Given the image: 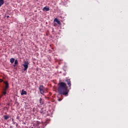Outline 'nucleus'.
Masks as SVG:
<instances>
[{"label": "nucleus", "instance_id": "f257e3e1", "mask_svg": "<svg viewBox=\"0 0 128 128\" xmlns=\"http://www.w3.org/2000/svg\"><path fill=\"white\" fill-rule=\"evenodd\" d=\"M58 92L60 94L68 96V86H66V84L64 82L59 83Z\"/></svg>", "mask_w": 128, "mask_h": 128}, {"label": "nucleus", "instance_id": "f03ea898", "mask_svg": "<svg viewBox=\"0 0 128 128\" xmlns=\"http://www.w3.org/2000/svg\"><path fill=\"white\" fill-rule=\"evenodd\" d=\"M28 64H30V63L28 61H25L24 62V64H22L23 66L24 67V70H26L28 68Z\"/></svg>", "mask_w": 128, "mask_h": 128}, {"label": "nucleus", "instance_id": "7ed1b4c3", "mask_svg": "<svg viewBox=\"0 0 128 128\" xmlns=\"http://www.w3.org/2000/svg\"><path fill=\"white\" fill-rule=\"evenodd\" d=\"M39 90L40 93L42 94H44V86L40 85L39 87Z\"/></svg>", "mask_w": 128, "mask_h": 128}, {"label": "nucleus", "instance_id": "20e7f679", "mask_svg": "<svg viewBox=\"0 0 128 128\" xmlns=\"http://www.w3.org/2000/svg\"><path fill=\"white\" fill-rule=\"evenodd\" d=\"M6 86L4 88V90H8V82H4Z\"/></svg>", "mask_w": 128, "mask_h": 128}, {"label": "nucleus", "instance_id": "39448f33", "mask_svg": "<svg viewBox=\"0 0 128 128\" xmlns=\"http://www.w3.org/2000/svg\"><path fill=\"white\" fill-rule=\"evenodd\" d=\"M66 82H67V84H68V86H72V84L70 83V79H67L66 80Z\"/></svg>", "mask_w": 128, "mask_h": 128}, {"label": "nucleus", "instance_id": "423d86ee", "mask_svg": "<svg viewBox=\"0 0 128 128\" xmlns=\"http://www.w3.org/2000/svg\"><path fill=\"white\" fill-rule=\"evenodd\" d=\"M43 10L44 12H48V10H50V8L46 6L43 8Z\"/></svg>", "mask_w": 128, "mask_h": 128}, {"label": "nucleus", "instance_id": "0eeeda50", "mask_svg": "<svg viewBox=\"0 0 128 128\" xmlns=\"http://www.w3.org/2000/svg\"><path fill=\"white\" fill-rule=\"evenodd\" d=\"M54 22H56L58 24H60V22L58 20V19L56 18L54 19Z\"/></svg>", "mask_w": 128, "mask_h": 128}, {"label": "nucleus", "instance_id": "6e6552de", "mask_svg": "<svg viewBox=\"0 0 128 128\" xmlns=\"http://www.w3.org/2000/svg\"><path fill=\"white\" fill-rule=\"evenodd\" d=\"M28 92H26V91L24 90H22V92H21V95L24 96V94H26Z\"/></svg>", "mask_w": 128, "mask_h": 128}, {"label": "nucleus", "instance_id": "1a4fd4ad", "mask_svg": "<svg viewBox=\"0 0 128 128\" xmlns=\"http://www.w3.org/2000/svg\"><path fill=\"white\" fill-rule=\"evenodd\" d=\"M40 104H44V99L40 98Z\"/></svg>", "mask_w": 128, "mask_h": 128}, {"label": "nucleus", "instance_id": "9d476101", "mask_svg": "<svg viewBox=\"0 0 128 128\" xmlns=\"http://www.w3.org/2000/svg\"><path fill=\"white\" fill-rule=\"evenodd\" d=\"M4 4V0H0V8Z\"/></svg>", "mask_w": 128, "mask_h": 128}, {"label": "nucleus", "instance_id": "9b49d317", "mask_svg": "<svg viewBox=\"0 0 128 128\" xmlns=\"http://www.w3.org/2000/svg\"><path fill=\"white\" fill-rule=\"evenodd\" d=\"M10 62H11V64H14V58H10Z\"/></svg>", "mask_w": 128, "mask_h": 128}, {"label": "nucleus", "instance_id": "f8f14e48", "mask_svg": "<svg viewBox=\"0 0 128 128\" xmlns=\"http://www.w3.org/2000/svg\"><path fill=\"white\" fill-rule=\"evenodd\" d=\"M4 116V120H8V118H10L8 116Z\"/></svg>", "mask_w": 128, "mask_h": 128}, {"label": "nucleus", "instance_id": "ddd939ff", "mask_svg": "<svg viewBox=\"0 0 128 128\" xmlns=\"http://www.w3.org/2000/svg\"><path fill=\"white\" fill-rule=\"evenodd\" d=\"M18 60H16L14 61V64H18Z\"/></svg>", "mask_w": 128, "mask_h": 128}, {"label": "nucleus", "instance_id": "4468645a", "mask_svg": "<svg viewBox=\"0 0 128 128\" xmlns=\"http://www.w3.org/2000/svg\"><path fill=\"white\" fill-rule=\"evenodd\" d=\"M3 94H4V96H6V90H4V92H3Z\"/></svg>", "mask_w": 128, "mask_h": 128}, {"label": "nucleus", "instance_id": "2eb2a0df", "mask_svg": "<svg viewBox=\"0 0 128 128\" xmlns=\"http://www.w3.org/2000/svg\"><path fill=\"white\" fill-rule=\"evenodd\" d=\"M2 82V80L0 79V82Z\"/></svg>", "mask_w": 128, "mask_h": 128}, {"label": "nucleus", "instance_id": "dca6fc26", "mask_svg": "<svg viewBox=\"0 0 128 128\" xmlns=\"http://www.w3.org/2000/svg\"><path fill=\"white\" fill-rule=\"evenodd\" d=\"M60 100H60V99H58L59 102H60Z\"/></svg>", "mask_w": 128, "mask_h": 128}, {"label": "nucleus", "instance_id": "f3484780", "mask_svg": "<svg viewBox=\"0 0 128 128\" xmlns=\"http://www.w3.org/2000/svg\"><path fill=\"white\" fill-rule=\"evenodd\" d=\"M18 126V124H16V126Z\"/></svg>", "mask_w": 128, "mask_h": 128}, {"label": "nucleus", "instance_id": "a211bd4d", "mask_svg": "<svg viewBox=\"0 0 128 128\" xmlns=\"http://www.w3.org/2000/svg\"><path fill=\"white\" fill-rule=\"evenodd\" d=\"M14 66H16V65H14Z\"/></svg>", "mask_w": 128, "mask_h": 128}, {"label": "nucleus", "instance_id": "6ab92c4d", "mask_svg": "<svg viewBox=\"0 0 128 128\" xmlns=\"http://www.w3.org/2000/svg\"><path fill=\"white\" fill-rule=\"evenodd\" d=\"M7 18H8V16Z\"/></svg>", "mask_w": 128, "mask_h": 128}]
</instances>
